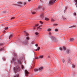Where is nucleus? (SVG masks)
Instances as JSON below:
<instances>
[{
  "label": "nucleus",
  "instance_id": "nucleus-43",
  "mask_svg": "<svg viewBox=\"0 0 77 77\" xmlns=\"http://www.w3.org/2000/svg\"><path fill=\"white\" fill-rule=\"evenodd\" d=\"M35 46L36 47H38V44H35Z\"/></svg>",
  "mask_w": 77,
  "mask_h": 77
},
{
  "label": "nucleus",
  "instance_id": "nucleus-39",
  "mask_svg": "<svg viewBox=\"0 0 77 77\" xmlns=\"http://www.w3.org/2000/svg\"><path fill=\"white\" fill-rule=\"evenodd\" d=\"M40 24H42L43 23V22H42L41 21H40Z\"/></svg>",
  "mask_w": 77,
  "mask_h": 77
},
{
  "label": "nucleus",
  "instance_id": "nucleus-11",
  "mask_svg": "<svg viewBox=\"0 0 77 77\" xmlns=\"http://www.w3.org/2000/svg\"><path fill=\"white\" fill-rule=\"evenodd\" d=\"M44 57V56L43 55H40L39 56V59H42Z\"/></svg>",
  "mask_w": 77,
  "mask_h": 77
},
{
  "label": "nucleus",
  "instance_id": "nucleus-52",
  "mask_svg": "<svg viewBox=\"0 0 77 77\" xmlns=\"http://www.w3.org/2000/svg\"><path fill=\"white\" fill-rule=\"evenodd\" d=\"M4 12H6V11H5Z\"/></svg>",
  "mask_w": 77,
  "mask_h": 77
},
{
  "label": "nucleus",
  "instance_id": "nucleus-17",
  "mask_svg": "<svg viewBox=\"0 0 77 77\" xmlns=\"http://www.w3.org/2000/svg\"><path fill=\"white\" fill-rule=\"evenodd\" d=\"M41 8H42V6H39L38 7V9H41Z\"/></svg>",
  "mask_w": 77,
  "mask_h": 77
},
{
  "label": "nucleus",
  "instance_id": "nucleus-28",
  "mask_svg": "<svg viewBox=\"0 0 77 77\" xmlns=\"http://www.w3.org/2000/svg\"><path fill=\"white\" fill-rule=\"evenodd\" d=\"M35 34L36 35H38L39 34V33L38 32H35Z\"/></svg>",
  "mask_w": 77,
  "mask_h": 77
},
{
  "label": "nucleus",
  "instance_id": "nucleus-36",
  "mask_svg": "<svg viewBox=\"0 0 77 77\" xmlns=\"http://www.w3.org/2000/svg\"><path fill=\"white\" fill-rule=\"evenodd\" d=\"M32 14H35V12H32Z\"/></svg>",
  "mask_w": 77,
  "mask_h": 77
},
{
  "label": "nucleus",
  "instance_id": "nucleus-21",
  "mask_svg": "<svg viewBox=\"0 0 77 77\" xmlns=\"http://www.w3.org/2000/svg\"><path fill=\"white\" fill-rule=\"evenodd\" d=\"M76 27V26L75 25H73V26H71V27H70V28H72V27Z\"/></svg>",
  "mask_w": 77,
  "mask_h": 77
},
{
  "label": "nucleus",
  "instance_id": "nucleus-22",
  "mask_svg": "<svg viewBox=\"0 0 77 77\" xmlns=\"http://www.w3.org/2000/svg\"><path fill=\"white\" fill-rule=\"evenodd\" d=\"M63 50H66V48L65 47H63Z\"/></svg>",
  "mask_w": 77,
  "mask_h": 77
},
{
  "label": "nucleus",
  "instance_id": "nucleus-48",
  "mask_svg": "<svg viewBox=\"0 0 77 77\" xmlns=\"http://www.w3.org/2000/svg\"><path fill=\"white\" fill-rule=\"evenodd\" d=\"M28 2H30L31 0H28Z\"/></svg>",
  "mask_w": 77,
  "mask_h": 77
},
{
  "label": "nucleus",
  "instance_id": "nucleus-3",
  "mask_svg": "<svg viewBox=\"0 0 77 77\" xmlns=\"http://www.w3.org/2000/svg\"><path fill=\"white\" fill-rule=\"evenodd\" d=\"M50 38L53 41H56L57 40V39L56 38L54 37V36L52 35L50 36Z\"/></svg>",
  "mask_w": 77,
  "mask_h": 77
},
{
  "label": "nucleus",
  "instance_id": "nucleus-35",
  "mask_svg": "<svg viewBox=\"0 0 77 77\" xmlns=\"http://www.w3.org/2000/svg\"><path fill=\"white\" fill-rule=\"evenodd\" d=\"M55 32H57V31H58V29H55Z\"/></svg>",
  "mask_w": 77,
  "mask_h": 77
},
{
  "label": "nucleus",
  "instance_id": "nucleus-41",
  "mask_svg": "<svg viewBox=\"0 0 77 77\" xmlns=\"http://www.w3.org/2000/svg\"><path fill=\"white\" fill-rule=\"evenodd\" d=\"M60 50H62V48H60Z\"/></svg>",
  "mask_w": 77,
  "mask_h": 77
},
{
  "label": "nucleus",
  "instance_id": "nucleus-42",
  "mask_svg": "<svg viewBox=\"0 0 77 77\" xmlns=\"http://www.w3.org/2000/svg\"><path fill=\"white\" fill-rule=\"evenodd\" d=\"M73 15H75H75H76V13H74Z\"/></svg>",
  "mask_w": 77,
  "mask_h": 77
},
{
  "label": "nucleus",
  "instance_id": "nucleus-32",
  "mask_svg": "<svg viewBox=\"0 0 77 77\" xmlns=\"http://www.w3.org/2000/svg\"><path fill=\"white\" fill-rule=\"evenodd\" d=\"M53 26H57V24L56 23H54L53 24Z\"/></svg>",
  "mask_w": 77,
  "mask_h": 77
},
{
  "label": "nucleus",
  "instance_id": "nucleus-20",
  "mask_svg": "<svg viewBox=\"0 0 77 77\" xmlns=\"http://www.w3.org/2000/svg\"><path fill=\"white\" fill-rule=\"evenodd\" d=\"M3 45V44L2 43H0V47H2Z\"/></svg>",
  "mask_w": 77,
  "mask_h": 77
},
{
  "label": "nucleus",
  "instance_id": "nucleus-14",
  "mask_svg": "<svg viewBox=\"0 0 77 77\" xmlns=\"http://www.w3.org/2000/svg\"><path fill=\"white\" fill-rule=\"evenodd\" d=\"M5 50V48H2L0 49V51H2V50Z\"/></svg>",
  "mask_w": 77,
  "mask_h": 77
},
{
  "label": "nucleus",
  "instance_id": "nucleus-18",
  "mask_svg": "<svg viewBox=\"0 0 77 77\" xmlns=\"http://www.w3.org/2000/svg\"><path fill=\"white\" fill-rule=\"evenodd\" d=\"M45 20H46V21H48V20H49V19H48L47 17H45Z\"/></svg>",
  "mask_w": 77,
  "mask_h": 77
},
{
  "label": "nucleus",
  "instance_id": "nucleus-51",
  "mask_svg": "<svg viewBox=\"0 0 77 77\" xmlns=\"http://www.w3.org/2000/svg\"><path fill=\"white\" fill-rule=\"evenodd\" d=\"M34 29H35V27L34 28Z\"/></svg>",
  "mask_w": 77,
  "mask_h": 77
},
{
  "label": "nucleus",
  "instance_id": "nucleus-25",
  "mask_svg": "<svg viewBox=\"0 0 77 77\" xmlns=\"http://www.w3.org/2000/svg\"><path fill=\"white\" fill-rule=\"evenodd\" d=\"M12 35H10L9 36V39H10V38H11L12 37Z\"/></svg>",
  "mask_w": 77,
  "mask_h": 77
},
{
  "label": "nucleus",
  "instance_id": "nucleus-8",
  "mask_svg": "<svg viewBox=\"0 0 77 77\" xmlns=\"http://www.w3.org/2000/svg\"><path fill=\"white\" fill-rule=\"evenodd\" d=\"M42 26V25H40L38 26V27L37 28V30H41V29H42V28H41V27Z\"/></svg>",
  "mask_w": 77,
  "mask_h": 77
},
{
  "label": "nucleus",
  "instance_id": "nucleus-49",
  "mask_svg": "<svg viewBox=\"0 0 77 77\" xmlns=\"http://www.w3.org/2000/svg\"><path fill=\"white\" fill-rule=\"evenodd\" d=\"M42 10H44V8H42Z\"/></svg>",
  "mask_w": 77,
  "mask_h": 77
},
{
  "label": "nucleus",
  "instance_id": "nucleus-37",
  "mask_svg": "<svg viewBox=\"0 0 77 77\" xmlns=\"http://www.w3.org/2000/svg\"><path fill=\"white\" fill-rule=\"evenodd\" d=\"M72 68H75V65H72Z\"/></svg>",
  "mask_w": 77,
  "mask_h": 77
},
{
  "label": "nucleus",
  "instance_id": "nucleus-12",
  "mask_svg": "<svg viewBox=\"0 0 77 77\" xmlns=\"http://www.w3.org/2000/svg\"><path fill=\"white\" fill-rule=\"evenodd\" d=\"M62 17L64 20H67V18L64 16H62Z\"/></svg>",
  "mask_w": 77,
  "mask_h": 77
},
{
  "label": "nucleus",
  "instance_id": "nucleus-16",
  "mask_svg": "<svg viewBox=\"0 0 77 77\" xmlns=\"http://www.w3.org/2000/svg\"><path fill=\"white\" fill-rule=\"evenodd\" d=\"M70 41L71 42H72V41H74V38H70Z\"/></svg>",
  "mask_w": 77,
  "mask_h": 77
},
{
  "label": "nucleus",
  "instance_id": "nucleus-15",
  "mask_svg": "<svg viewBox=\"0 0 77 77\" xmlns=\"http://www.w3.org/2000/svg\"><path fill=\"white\" fill-rule=\"evenodd\" d=\"M24 33H26V36H29V34L27 33V32H26V31H24Z\"/></svg>",
  "mask_w": 77,
  "mask_h": 77
},
{
  "label": "nucleus",
  "instance_id": "nucleus-9",
  "mask_svg": "<svg viewBox=\"0 0 77 77\" xmlns=\"http://www.w3.org/2000/svg\"><path fill=\"white\" fill-rule=\"evenodd\" d=\"M40 17L42 19H43V18H44V15L43 14H42L40 15Z\"/></svg>",
  "mask_w": 77,
  "mask_h": 77
},
{
  "label": "nucleus",
  "instance_id": "nucleus-34",
  "mask_svg": "<svg viewBox=\"0 0 77 77\" xmlns=\"http://www.w3.org/2000/svg\"><path fill=\"white\" fill-rule=\"evenodd\" d=\"M37 50H40V48L39 47H38L37 48Z\"/></svg>",
  "mask_w": 77,
  "mask_h": 77
},
{
  "label": "nucleus",
  "instance_id": "nucleus-4",
  "mask_svg": "<svg viewBox=\"0 0 77 77\" xmlns=\"http://www.w3.org/2000/svg\"><path fill=\"white\" fill-rule=\"evenodd\" d=\"M22 3H23L21 2H18L16 5L14 4V5L15 6L17 5V6H21Z\"/></svg>",
  "mask_w": 77,
  "mask_h": 77
},
{
  "label": "nucleus",
  "instance_id": "nucleus-24",
  "mask_svg": "<svg viewBox=\"0 0 77 77\" xmlns=\"http://www.w3.org/2000/svg\"><path fill=\"white\" fill-rule=\"evenodd\" d=\"M48 32H50L51 31V29L49 28L48 29Z\"/></svg>",
  "mask_w": 77,
  "mask_h": 77
},
{
  "label": "nucleus",
  "instance_id": "nucleus-2",
  "mask_svg": "<svg viewBox=\"0 0 77 77\" xmlns=\"http://www.w3.org/2000/svg\"><path fill=\"white\" fill-rule=\"evenodd\" d=\"M14 69L15 72H17V71H20V68L19 66H17L16 67L14 68Z\"/></svg>",
  "mask_w": 77,
  "mask_h": 77
},
{
  "label": "nucleus",
  "instance_id": "nucleus-5",
  "mask_svg": "<svg viewBox=\"0 0 77 77\" xmlns=\"http://www.w3.org/2000/svg\"><path fill=\"white\" fill-rule=\"evenodd\" d=\"M56 0H51L49 2V4L51 5L53 3H55Z\"/></svg>",
  "mask_w": 77,
  "mask_h": 77
},
{
  "label": "nucleus",
  "instance_id": "nucleus-40",
  "mask_svg": "<svg viewBox=\"0 0 77 77\" xmlns=\"http://www.w3.org/2000/svg\"><path fill=\"white\" fill-rule=\"evenodd\" d=\"M38 24H36L35 25V27H38Z\"/></svg>",
  "mask_w": 77,
  "mask_h": 77
},
{
  "label": "nucleus",
  "instance_id": "nucleus-29",
  "mask_svg": "<svg viewBox=\"0 0 77 77\" xmlns=\"http://www.w3.org/2000/svg\"><path fill=\"white\" fill-rule=\"evenodd\" d=\"M15 60V59L14 58H13L12 59V61H13V62H14Z\"/></svg>",
  "mask_w": 77,
  "mask_h": 77
},
{
  "label": "nucleus",
  "instance_id": "nucleus-13",
  "mask_svg": "<svg viewBox=\"0 0 77 77\" xmlns=\"http://www.w3.org/2000/svg\"><path fill=\"white\" fill-rule=\"evenodd\" d=\"M56 20V19H51V22H54V21H55Z\"/></svg>",
  "mask_w": 77,
  "mask_h": 77
},
{
  "label": "nucleus",
  "instance_id": "nucleus-10",
  "mask_svg": "<svg viewBox=\"0 0 77 77\" xmlns=\"http://www.w3.org/2000/svg\"><path fill=\"white\" fill-rule=\"evenodd\" d=\"M34 71V72H37V71H39V69H35Z\"/></svg>",
  "mask_w": 77,
  "mask_h": 77
},
{
  "label": "nucleus",
  "instance_id": "nucleus-27",
  "mask_svg": "<svg viewBox=\"0 0 77 77\" xmlns=\"http://www.w3.org/2000/svg\"><path fill=\"white\" fill-rule=\"evenodd\" d=\"M18 62L20 63V65H21V61H20V60H18Z\"/></svg>",
  "mask_w": 77,
  "mask_h": 77
},
{
  "label": "nucleus",
  "instance_id": "nucleus-38",
  "mask_svg": "<svg viewBox=\"0 0 77 77\" xmlns=\"http://www.w3.org/2000/svg\"><path fill=\"white\" fill-rule=\"evenodd\" d=\"M15 19V17H13L11 18V20H13V19Z\"/></svg>",
  "mask_w": 77,
  "mask_h": 77
},
{
  "label": "nucleus",
  "instance_id": "nucleus-46",
  "mask_svg": "<svg viewBox=\"0 0 77 77\" xmlns=\"http://www.w3.org/2000/svg\"><path fill=\"white\" fill-rule=\"evenodd\" d=\"M3 59H4V60H6L5 59V57L3 58Z\"/></svg>",
  "mask_w": 77,
  "mask_h": 77
},
{
  "label": "nucleus",
  "instance_id": "nucleus-44",
  "mask_svg": "<svg viewBox=\"0 0 77 77\" xmlns=\"http://www.w3.org/2000/svg\"><path fill=\"white\" fill-rule=\"evenodd\" d=\"M5 32H6V31H5V30L3 31V33H5Z\"/></svg>",
  "mask_w": 77,
  "mask_h": 77
},
{
  "label": "nucleus",
  "instance_id": "nucleus-26",
  "mask_svg": "<svg viewBox=\"0 0 77 77\" xmlns=\"http://www.w3.org/2000/svg\"><path fill=\"white\" fill-rule=\"evenodd\" d=\"M67 54H69V50H68L67 51Z\"/></svg>",
  "mask_w": 77,
  "mask_h": 77
},
{
  "label": "nucleus",
  "instance_id": "nucleus-50",
  "mask_svg": "<svg viewBox=\"0 0 77 77\" xmlns=\"http://www.w3.org/2000/svg\"><path fill=\"white\" fill-rule=\"evenodd\" d=\"M38 49H36L35 50V51H38Z\"/></svg>",
  "mask_w": 77,
  "mask_h": 77
},
{
  "label": "nucleus",
  "instance_id": "nucleus-30",
  "mask_svg": "<svg viewBox=\"0 0 77 77\" xmlns=\"http://www.w3.org/2000/svg\"><path fill=\"white\" fill-rule=\"evenodd\" d=\"M21 67L22 69H24V66H23V65H22Z\"/></svg>",
  "mask_w": 77,
  "mask_h": 77
},
{
  "label": "nucleus",
  "instance_id": "nucleus-33",
  "mask_svg": "<svg viewBox=\"0 0 77 77\" xmlns=\"http://www.w3.org/2000/svg\"><path fill=\"white\" fill-rule=\"evenodd\" d=\"M8 27H6L5 28V30H8Z\"/></svg>",
  "mask_w": 77,
  "mask_h": 77
},
{
  "label": "nucleus",
  "instance_id": "nucleus-47",
  "mask_svg": "<svg viewBox=\"0 0 77 77\" xmlns=\"http://www.w3.org/2000/svg\"><path fill=\"white\" fill-rule=\"evenodd\" d=\"M26 2H24V3L23 4V5H26Z\"/></svg>",
  "mask_w": 77,
  "mask_h": 77
},
{
  "label": "nucleus",
  "instance_id": "nucleus-6",
  "mask_svg": "<svg viewBox=\"0 0 77 77\" xmlns=\"http://www.w3.org/2000/svg\"><path fill=\"white\" fill-rule=\"evenodd\" d=\"M44 68L42 66H41L38 69L39 71H41L42 70H43Z\"/></svg>",
  "mask_w": 77,
  "mask_h": 77
},
{
  "label": "nucleus",
  "instance_id": "nucleus-45",
  "mask_svg": "<svg viewBox=\"0 0 77 77\" xmlns=\"http://www.w3.org/2000/svg\"><path fill=\"white\" fill-rule=\"evenodd\" d=\"M49 35H51V32H49Z\"/></svg>",
  "mask_w": 77,
  "mask_h": 77
},
{
  "label": "nucleus",
  "instance_id": "nucleus-1",
  "mask_svg": "<svg viewBox=\"0 0 77 77\" xmlns=\"http://www.w3.org/2000/svg\"><path fill=\"white\" fill-rule=\"evenodd\" d=\"M26 40L22 42V45H27L29 44L28 41L29 40V37H27L26 38Z\"/></svg>",
  "mask_w": 77,
  "mask_h": 77
},
{
  "label": "nucleus",
  "instance_id": "nucleus-7",
  "mask_svg": "<svg viewBox=\"0 0 77 77\" xmlns=\"http://www.w3.org/2000/svg\"><path fill=\"white\" fill-rule=\"evenodd\" d=\"M25 74H26V76H27V75L29 74V72H28V71L26 70H25Z\"/></svg>",
  "mask_w": 77,
  "mask_h": 77
},
{
  "label": "nucleus",
  "instance_id": "nucleus-19",
  "mask_svg": "<svg viewBox=\"0 0 77 77\" xmlns=\"http://www.w3.org/2000/svg\"><path fill=\"white\" fill-rule=\"evenodd\" d=\"M62 61L64 63H65V61L63 59H62Z\"/></svg>",
  "mask_w": 77,
  "mask_h": 77
},
{
  "label": "nucleus",
  "instance_id": "nucleus-31",
  "mask_svg": "<svg viewBox=\"0 0 77 77\" xmlns=\"http://www.w3.org/2000/svg\"><path fill=\"white\" fill-rule=\"evenodd\" d=\"M39 59V57H35V59Z\"/></svg>",
  "mask_w": 77,
  "mask_h": 77
},
{
  "label": "nucleus",
  "instance_id": "nucleus-23",
  "mask_svg": "<svg viewBox=\"0 0 77 77\" xmlns=\"http://www.w3.org/2000/svg\"><path fill=\"white\" fill-rule=\"evenodd\" d=\"M19 76V75L17 74L16 75H15L14 77H18Z\"/></svg>",
  "mask_w": 77,
  "mask_h": 77
}]
</instances>
